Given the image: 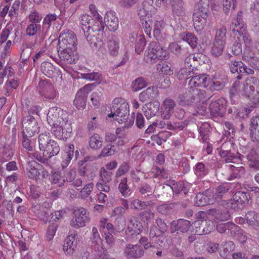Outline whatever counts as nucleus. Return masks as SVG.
Segmentation results:
<instances>
[{
    "mask_svg": "<svg viewBox=\"0 0 259 259\" xmlns=\"http://www.w3.org/2000/svg\"><path fill=\"white\" fill-rule=\"evenodd\" d=\"M247 79L249 85L252 86L253 90L259 95V78L255 77H250Z\"/></svg>",
    "mask_w": 259,
    "mask_h": 259,
    "instance_id": "obj_64",
    "label": "nucleus"
},
{
    "mask_svg": "<svg viewBox=\"0 0 259 259\" xmlns=\"http://www.w3.org/2000/svg\"><path fill=\"white\" fill-rule=\"evenodd\" d=\"M40 70L46 76L48 77H52L55 73V69L50 62H44L41 64Z\"/></svg>",
    "mask_w": 259,
    "mask_h": 259,
    "instance_id": "obj_43",
    "label": "nucleus"
},
{
    "mask_svg": "<svg viewBox=\"0 0 259 259\" xmlns=\"http://www.w3.org/2000/svg\"><path fill=\"white\" fill-rule=\"evenodd\" d=\"M89 145L92 149H98L102 146V139L98 134H94L90 138Z\"/></svg>",
    "mask_w": 259,
    "mask_h": 259,
    "instance_id": "obj_46",
    "label": "nucleus"
},
{
    "mask_svg": "<svg viewBox=\"0 0 259 259\" xmlns=\"http://www.w3.org/2000/svg\"><path fill=\"white\" fill-rule=\"evenodd\" d=\"M143 109L146 118L150 119L153 116H155L159 112L160 110V103L157 100L149 102L143 106Z\"/></svg>",
    "mask_w": 259,
    "mask_h": 259,
    "instance_id": "obj_22",
    "label": "nucleus"
},
{
    "mask_svg": "<svg viewBox=\"0 0 259 259\" xmlns=\"http://www.w3.org/2000/svg\"><path fill=\"white\" fill-rule=\"evenodd\" d=\"M144 253L143 247L137 244H128L124 249V256L127 258H139L143 256Z\"/></svg>",
    "mask_w": 259,
    "mask_h": 259,
    "instance_id": "obj_17",
    "label": "nucleus"
},
{
    "mask_svg": "<svg viewBox=\"0 0 259 259\" xmlns=\"http://www.w3.org/2000/svg\"><path fill=\"white\" fill-rule=\"evenodd\" d=\"M68 120H65V121L60 122V124L57 123L54 125H52L51 132L53 135L58 139H63V129L65 128V125L68 123Z\"/></svg>",
    "mask_w": 259,
    "mask_h": 259,
    "instance_id": "obj_37",
    "label": "nucleus"
},
{
    "mask_svg": "<svg viewBox=\"0 0 259 259\" xmlns=\"http://www.w3.org/2000/svg\"><path fill=\"white\" fill-rule=\"evenodd\" d=\"M75 234L69 235L65 240L63 245V249L67 255H71L75 252L76 248V242Z\"/></svg>",
    "mask_w": 259,
    "mask_h": 259,
    "instance_id": "obj_23",
    "label": "nucleus"
},
{
    "mask_svg": "<svg viewBox=\"0 0 259 259\" xmlns=\"http://www.w3.org/2000/svg\"><path fill=\"white\" fill-rule=\"evenodd\" d=\"M38 87L42 97L50 100L56 98L57 93L52 84L45 80H41L38 83Z\"/></svg>",
    "mask_w": 259,
    "mask_h": 259,
    "instance_id": "obj_16",
    "label": "nucleus"
},
{
    "mask_svg": "<svg viewBox=\"0 0 259 259\" xmlns=\"http://www.w3.org/2000/svg\"><path fill=\"white\" fill-rule=\"evenodd\" d=\"M93 85L94 84H86L77 92L73 103L78 109H84L85 108L88 95L91 91Z\"/></svg>",
    "mask_w": 259,
    "mask_h": 259,
    "instance_id": "obj_12",
    "label": "nucleus"
},
{
    "mask_svg": "<svg viewBox=\"0 0 259 259\" xmlns=\"http://www.w3.org/2000/svg\"><path fill=\"white\" fill-rule=\"evenodd\" d=\"M229 211L225 208H220L209 209L207 211H199L198 217L200 219H208L210 220H217L220 221H225L230 219Z\"/></svg>",
    "mask_w": 259,
    "mask_h": 259,
    "instance_id": "obj_3",
    "label": "nucleus"
},
{
    "mask_svg": "<svg viewBox=\"0 0 259 259\" xmlns=\"http://www.w3.org/2000/svg\"><path fill=\"white\" fill-rule=\"evenodd\" d=\"M22 135L33 136L38 133L39 126L35 118L32 115L24 117L22 120Z\"/></svg>",
    "mask_w": 259,
    "mask_h": 259,
    "instance_id": "obj_4",
    "label": "nucleus"
},
{
    "mask_svg": "<svg viewBox=\"0 0 259 259\" xmlns=\"http://www.w3.org/2000/svg\"><path fill=\"white\" fill-rule=\"evenodd\" d=\"M73 213L74 215L70 222V225L76 228L85 226V224L89 222L90 218L87 210L83 207H76L73 209Z\"/></svg>",
    "mask_w": 259,
    "mask_h": 259,
    "instance_id": "obj_7",
    "label": "nucleus"
},
{
    "mask_svg": "<svg viewBox=\"0 0 259 259\" xmlns=\"http://www.w3.org/2000/svg\"><path fill=\"white\" fill-rule=\"evenodd\" d=\"M234 201L242 206L248 203L250 197L249 194L242 191H237L233 195Z\"/></svg>",
    "mask_w": 259,
    "mask_h": 259,
    "instance_id": "obj_38",
    "label": "nucleus"
},
{
    "mask_svg": "<svg viewBox=\"0 0 259 259\" xmlns=\"http://www.w3.org/2000/svg\"><path fill=\"white\" fill-rule=\"evenodd\" d=\"M139 192L143 197L147 198L152 196L154 193V190L152 187L148 184L142 185L139 188Z\"/></svg>",
    "mask_w": 259,
    "mask_h": 259,
    "instance_id": "obj_50",
    "label": "nucleus"
},
{
    "mask_svg": "<svg viewBox=\"0 0 259 259\" xmlns=\"http://www.w3.org/2000/svg\"><path fill=\"white\" fill-rule=\"evenodd\" d=\"M257 154L256 151L254 149L250 150L246 155L239 154L238 158L241 160L247 159L250 163L249 165L254 168V165L257 162Z\"/></svg>",
    "mask_w": 259,
    "mask_h": 259,
    "instance_id": "obj_39",
    "label": "nucleus"
},
{
    "mask_svg": "<svg viewBox=\"0 0 259 259\" xmlns=\"http://www.w3.org/2000/svg\"><path fill=\"white\" fill-rule=\"evenodd\" d=\"M246 29V26L243 20V12L239 11L236 17L233 20L230 25V30L236 33H242Z\"/></svg>",
    "mask_w": 259,
    "mask_h": 259,
    "instance_id": "obj_21",
    "label": "nucleus"
},
{
    "mask_svg": "<svg viewBox=\"0 0 259 259\" xmlns=\"http://www.w3.org/2000/svg\"><path fill=\"white\" fill-rule=\"evenodd\" d=\"M236 2L237 1L233 2V0H223V5L224 12L226 14H228L230 9L234 10L236 7Z\"/></svg>",
    "mask_w": 259,
    "mask_h": 259,
    "instance_id": "obj_59",
    "label": "nucleus"
},
{
    "mask_svg": "<svg viewBox=\"0 0 259 259\" xmlns=\"http://www.w3.org/2000/svg\"><path fill=\"white\" fill-rule=\"evenodd\" d=\"M242 230L239 226L232 222L230 223L228 234H230L231 236L238 238L240 235H242Z\"/></svg>",
    "mask_w": 259,
    "mask_h": 259,
    "instance_id": "obj_53",
    "label": "nucleus"
},
{
    "mask_svg": "<svg viewBox=\"0 0 259 259\" xmlns=\"http://www.w3.org/2000/svg\"><path fill=\"white\" fill-rule=\"evenodd\" d=\"M147 82L143 77H139L132 82V89L133 91L137 92L147 86Z\"/></svg>",
    "mask_w": 259,
    "mask_h": 259,
    "instance_id": "obj_47",
    "label": "nucleus"
},
{
    "mask_svg": "<svg viewBox=\"0 0 259 259\" xmlns=\"http://www.w3.org/2000/svg\"><path fill=\"white\" fill-rule=\"evenodd\" d=\"M169 57V53L165 49L160 45L159 49H158L157 52L155 56L154 57L155 60V63L158 60H162L167 59Z\"/></svg>",
    "mask_w": 259,
    "mask_h": 259,
    "instance_id": "obj_56",
    "label": "nucleus"
},
{
    "mask_svg": "<svg viewBox=\"0 0 259 259\" xmlns=\"http://www.w3.org/2000/svg\"><path fill=\"white\" fill-rule=\"evenodd\" d=\"M160 48L159 43L155 41L151 42L148 46L145 53L144 59L148 63H155L154 57L157 54L158 49Z\"/></svg>",
    "mask_w": 259,
    "mask_h": 259,
    "instance_id": "obj_20",
    "label": "nucleus"
},
{
    "mask_svg": "<svg viewBox=\"0 0 259 259\" xmlns=\"http://www.w3.org/2000/svg\"><path fill=\"white\" fill-rule=\"evenodd\" d=\"M172 195V189H171V185L169 184H166L165 186H162L161 196L164 200H169Z\"/></svg>",
    "mask_w": 259,
    "mask_h": 259,
    "instance_id": "obj_57",
    "label": "nucleus"
},
{
    "mask_svg": "<svg viewBox=\"0 0 259 259\" xmlns=\"http://www.w3.org/2000/svg\"><path fill=\"white\" fill-rule=\"evenodd\" d=\"M74 146L73 144H69L68 149L64 156V160L62 161V166L63 167H67L69 164L71 160L74 155Z\"/></svg>",
    "mask_w": 259,
    "mask_h": 259,
    "instance_id": "obj_45",
    "label": "nucleus"
},
{
    "mask_svg": "<svg viewBox=\"0 0 259 259\" xmlns=\"http://www.w3.org/2000/svg\"><path fill=\"white\" fill-rule=\"evenodd\" d=\"M170 5L172 16L175 19L186 16V9L183 0H170Z\"/></svg>",
    "mask_w": 259,
    "mask_h": 259,
    "instance_id": "obj_14",
    "label": "nucleus"
},
{
    "mask_svg": "<svg viewBox=\"0 0 259 259\" xmlns=\"http://www.w3.org/2000/svg\"><path fill=\"white\" fill-rule=\"evenodd\" d=\"M59 44L62 43L65 48L76 50L77 38L74 33L71 30L68 29L62 30L59 35Z\"/></svg>",
    "mask_w": 259,
    "mask_h": 259,
    "instance_id": "obj_5",
    "label": "nucleus"
},
{
    "mask_svg": "<svg viewBox=\"0 0 259 259\" xmlns=\"http://www.w3.org/2000/svg\"><path fill=\"white\" fill-rule=\"evenodd\" d=\"M208 83L209 88L211 91L222 90L225 85L223 81L219 80L213 81L209 79Z\"/></svg>",
    "mask_w": 259,
    "mask_h": 259,
    "instance_id": "obj_61",
    "label": "nucleus"
},
{
    "mask_svg": "<svg viewBox=\"0 0 259 259\" xmlns=\"http://www.w3.org/2000/svg\"><path fill=\"white\" fill-rule=\"evenodd\" d=\"M226 33V27L224 25L222 26L216 32L214 40L225 41Z\"/></svg>",
    "mask_w": 259,
    "mask_h": 259,
    "instance_id": "obj_62",
    "label": "nucleus"
},
{
    "mask_svg": "<svg viewBox=\"0 0 259 259\" xmlns=\"http://www.w3.org/2000/svg\"><path fill=\"white\" fill-rule=\"evenodd\" d=\"M164 26L163 20L160 18L154 19L153 21V35L156 39H161L162 37L161 31L163 29Z\"/></svg>",
    "mask_w": 259,
    "mask_h": 259,
    "instance_id": "obj_31",
    "label": "nucleus"
},
{
    "mask_svg": "<svg viewBox=\"0 0 259 259\" xmlns=\"http://www.w3.org/2000/svg\"><path fill=\"white\" fill-rule=\"evenodd\" d=\"M52 140H53L50 139V136L48 135L46 133L39 135L38 137V143L40 150L42 151L47 146L50 141Z\"/></svg>",
    "mask_w": 259,
    "mask_h": 259,
    "instance_id": "obj_54",
    "label": "nucleus"
},
{
    "mask_svg": "<svg viewBox=\"0 0 259 259\" xmlns=\"http://www.w3.org/2000/svg\"><path fill=\"white\" fill-rule=\"evenodd\" d=\"M245 219L249 225L251 226H259V214L254 211H248L245 215Z\"/></svg>",
    "mask_w": 259,
    "mask_h": 259,
    "instance_id": "obj_41",
    "label": "nucleus"
},
{
    "mask_svg": "<svg viewBox=\"0 0 259 259\" xmlns=\"http://www.w3.org/2000/svg\"><path fill=\"white\" fill-rule=\"evenodd\" d=\"M230 167L232 169V172L228 177V180L232 181L235 179H239L241 178L245 174V169L243 166L236 167L231 165Z\"/></svg>",
    "mask_w": 259,
    "mask_h": 259,
    "instance_id": "obj_42",
    "label": "nucleus"
},
{
    "mask_svg": "<svg viewBox=\"0 0 259 259\" xmlns=\"http://www.w3.org/2000/svg\"><path fill=\"white\" fill-rule=\"evenodd\" d=\"M42 165L35 161L28 162L26 168V175L29 179H38Z\"/></svg>",
    "mask_w": 259,
    "mask_h": 259,
    "instance_id": "obj_19",
    "label": "nucleus"
},
{
    "mask_svg": "<svg viewBox=\"0 0 259 259\" xmlns=\"http://www.w3.org/2000/svg\"><path fill=\"white\" fill-rule=\"evenodd\" d=\"M211 127L207 122L202 124L199 128L200 140L202 143H208L209 140V135L210 134Z\"/></svg>",
    "mask_w": 259,
    "mask_h": 259,
    "instance_id": "obj_33",
    "label": "nucleus"
},
{
    "mask_svg": "<svg viewBox=\"0 0 259 259\" xmlns=\"http://www.w3.org/2000/svg\"><path fill=\"white\" fill-rule=\"evenodd\" d=\"M66 113L60 108L53 107L50 108L47 114V121L50 126L67 120L66 118Z\"/></svg>",
    "mask_w": 259,
    "mask_h": 259,
    "instance_id": "obj_10",
    "label": "nucleus"
},
{
    "mask_svg": "<svg viewBox=\"0 0 259 259\" xmlns=\"http://www.w3.org/2000/svg\"><path fill=\"white\" fill-rule=\"evenodd\" d=\"M157 88L154 86L149 87L146 90L140 94L139 100L144 102L154 99L157 95Z\"/></svg>",
    "mask_w": 259,
    "mask_h": 259,
    "instance_id": "obj_29",
    "label": "nucleus"
},
{
    "mask_svg": "<svg viewBox=\"0 0 259 259\" xmlns=\"http://www.w3.org/2000/svg\"><path fill=\"white\" fill-rule=\"evenodd\" d=\"M250 137L254 142L259 141V116H253L250 121Z\"/></svg>",
    "mask_w": 259,
    "mask_h": 259,
    "instance_id": "obj_25",
    "label": "nucleus"
},
{
    "mask_svg": "<svg viewBox=\"0 0 259 259\" xmlns=\"http://www.w3.org/2000/svg\"><path fill=\"white\" fill-rule=\"evenodd\" d=\"M107 49L109 54L112 56H116L119 50V42L113 36L109 38L107 41Z\"/></svg>",
    "mask_w": 259,
    "mask_h": 259,
    "instance_id": "obj_34",
    "label": "nucleus"
},
{
    "mask_svg": "<svg viewBox=\"0 0 259 259\" xmlns=\"http://www.w3.org/2000/svg\"><path fill=\"white\" fill-rule=\"evenodd\" d=\"M230 71L232 73H236V78L239 80L242 78L244 74H253L254 70L248 68L241 61L231 60L228 64Z\"/></svg>",
    "mask_w": 259,
    "mask_h": 259,
    "instance_id": "obj_6",
    "label": "nucleus"
},
{
    "mask_svg": "<svg viewBox=\"0 0 259 259\" xmlns=\"http://www.w3.org/2000/svg\"><path fill=\"white\" fill-rule=\"evenodd\" d=\"M225 44V41L214 40L211 49L212 55L215 57L220 56L223 54Z\"/></svg>",
    "mask_w": 259,
    "mask_h": 259,
    "instance_id": "obj_40",
    "label": "nucleus"
},
{
    "mask_svg": "<svg viewBox=\"0 0 259 259\" xmlns=\"http://www.w3.org/2000/svg\"><path fill=\"white\" fill-rule=\"evenodd\" d=\"M215 202L214 199H209L203 194L198 193L195 198V205L197 206H203L208 204H212Z\"/></svg>",
    "mask_w": 259,
    "mask_h": 259,
    "instance_id": "obj_36",
    "label": "nucleus"
},
{
    "mask_svg": "<svg viewBox=\"0 0 259 259\" xmlns=\"http://www.w3.org/2000/svg\"><path fill=\"white\" fill-rule=\"evenodd\" d=\"M209 80L205 75L193 76L189 80V84L191 86L207 88L209 85Z\"/></svg>",
    "mask_w": 259,
    "mask_h": 259,
    "instance_id": "obj_30",
    "label": "nucleus"
},
{
    "mask_svg": "<svg viewBox=\"0 0 259 259\" xmlns=\"http://www.w3.org/2000/svg\"><path fill=\"white\" fill-rule=\"evenodd\" d=\"M197 219L198 220L194 223L196 233L201 235L211 232L213 227V223L211 220L208 219L207 221L206 219H200L198 217V215Z\"/></svg>",
    "mask_w": 259,
    "mask_h": 259,
    "instance_id": "obj_13",
    "label": "nucleus"
},
{
    "mask_svg": "<svg viewBox=\"0 0 259 259\" xmlns=\"http://www.w3.org/2000/svg\"><path fill=\"white\" fill-rule=\"evenodd\" d=\"M43 151L42 157L37 156L38 160L42 163L46 162L52 157L57 155L60 151V147L59 144L54 140L50 141L47 146L42 150Z\"/></svg>",
    "mask_w": 259,
    "mask_h": 259,
    "instance_id": "obj_9",
    "label": "nucleus"
},
{
    "mask_svg": "<svg viewBox=\"0 0 259 259\" xmlns=\"http://www.w3.org/2000/svg\"><path fill=\"white\" fill-rule=\"evenodd\" d=\"M146 206L147 205L145 202H143L138 199L133 200L130 205L131 208L135 210H142L145 209Z\"/></svg>",
    "mask_w": 259,
    "mask_h": 259,
    "instance_id": "obj_63",
    "label": "nucleus"
},
{
    "mask_svg": "<svg viewBox=\"0 0 259 259\" xmlns=\"http://www.w3.org/2000/svg\"><path fill=\"white\" fill-rule=\"evenodd\" d=\"M227 101L220 98L211 102L209 105L210 115L213 118L223 117L226 111Z\"/></svg>",
    "mask_w": 259,
    "mask_h": 259,
    "instance_id": "obj_8",
    "label": "nucleus"
},
{
    "mask_svg": "<svg viewBox=\"0 0 259 259\" xmlns=\"http://www.w3.org/2000/svg\"><path fill=\"white\" fill-rule=\"evenodd\" d=\"M82 30L84 33V36L87 41L90 43L92 47L100 48L99 46L98 41L97 40V34L93 33L91 30V26L82 27Z\"/></svg>",
    "mask_w": 259,
    "mask_h": 259,
    "instance_id": "obj_28",
    "label": "nucleus"
},
{
    "mask_svg": "<svg viewBox=\"0 0 259 259\" xmlns=\"http://www.w3.org/2000/svg\"><path fill=\"white\" fill-rule=\"evenodd\" d=\"M191 225L190 221L187 220L179 219L174 220L170 224V232L171 234H184L189 231Z\"/></svg>",
    "mask_w": 259,
    "mask_h": 259,
    "instance_id": "obj_11",
    "label": "nucleus"
},
{
    "mask_svg": "<svg viewBox=\"0 0 259 259\" xmlns=\"http://www.w3.org/2000/svg\"><path fill=\"white\" fill-rule=\"evenodd\" d=\"M127 179L123 178L118 185V190L121 195L124 197H128L132 193L129 186L127 185Z\"/></svg>",
    "mask_w": 259,
    "mask_h": 259,
    "instance_id": "obj_44",
    "label": "nucleus"
},
{
    "mask_svg": "<svg viewBox=\"0 0 259 259\" xmlns=\"http://www.w3.org/2000/svg\"><path fill=\"white\" fill-rule=\"evenodd\" d=\"M163 234L159 230L156 225H153L150 229L149 237L155 241V243L159 246H161L163 241L160 240L159 237L162 236Z\"/></svg>",
    "mask_w": 259,
    "mask_h": 259,
    "instance_id": "obj_35",
    "label": "nucleus"
},
{
    "mask_svg": "<svg viewBox=\"0 0 259 259\" xmlns=\"http://www.w3.org/2000/svg\"><path fill=\"white\" fill-rule=\"evenodd\" d=\"M176 105L174 100L170 98L165 99L160 107V111L161 117L164 119H169L174 113V108Z\"/></svg>",
    "mask_w": 259,
    "mask_h": 259,
    "instance_id": "obj_15",
    "label": "nucleus"
},
{
    "mask_svg": "<svg viewBox=\"0 0 259 259\" xmlns=\"http://www.w3.org/2000/svg\"><path fill=\"white\" fill-rule=\"evenodd\" d=\"M220 154L222 161L225 162H234V160L237 158V156L230 150L225 149L224 144L221 146Z\"/></svg>",
    "mask_w": 259,
    "mask_h": 259,
    "instance_id": "obj_32",
    "label": "nucleus"
},
{
    "mask_svg": "<svg viewBox=\"0 0 259 259\" xmlns=\"http://www.w3.org/2000/svg\"><path fill=\"white\" fill-rule=\"evenodd\" d=\"M74 50L71 49L64 48L59 54L61 59L60 63H63L62 62L66 64H73L75 62V58L73 54Z\"/></svg>",
    "mask_w": 259,
    "mask_h": 259,
    "instance_id": "obj_27",
    "label": "nucleus"
},
{
    "mask_svg": "<svg viewBox=\"0 0 259 259\" xmlns=\"http://www.w3.org/2000/svg\"><path fill=\"white\" fill-rule=\"evenodd\" d=\"M141 227V223L136 220L134 222L132 220L128 225L127 229L130 232H133L131 235L134 234H139L140 233V228Z\"/></svg>",
    "mask_w": 259,
    "mask_h": 259,
    "instance_id": "obj_55",
    "label": "nucleus"
},
{
    "mask_svg": "<svg viewBox=\"0 0 259 259\" xmlns=\"http://www.w3.org/2000/svg\"><path fill=\"white\" fill-rule=\"evenodd\" d=\"M210 15L209 7L198 5L197 9L194 10L193 14V25L197 32L204 29Z\"/></svg>",
    "mask_w": 259,
    "mask_h": 259,
    "instance_id": "obj_2",
    "label": "nucleus"
},
{
    "mask_svg": "<svg viewBox=\"0 0 259 259\" xmlns=\"http://www.w3.org/2000/svg\"><path fill=\"white\" fill-rule=\"evenodd\" d=\"M118 150L116 148V146L109 144L107 145L102 149L100 156L103 157L109 156L114 155Z\"/></svg>",
    "mask_w": 259,
    "mask_h": 259,
    "instance_id": "obj_49",
    "label": "nucleus"
},
{
    "mask_svg": "<svg viewBox=\"0 0 259 259\" xmlns=\"http://www.w3.org/2000/svg\"><path fill=\"white\" fill-rule=\"evenodd\" d=\"M130 115L129 106L127 103L121 98H115L112 103L111 113L108 114L109 117H113L119 123H124V126L128 127L134 123L133 117L128 121Z\"/></svg>",
    "mask_w": 259,
    "mask_h": 259,
    "instance_id": "obj_1",
    "label": "nucleus"
},
{
    "mask_svg": "<svg viewBox=\"0 0 259 259\" xmlns=\"http://www.w3.org/2000/svg\"><path fill=\"white\" fill-rule=\"evenodd\" d=\"M168 49L170 52L178 56L184 52V50L177 42H174L169 44Z\"/></svg>",
    "mask_w": 259,
    "mask_h": 259,
    "instance_id": "obj_60",
    "label": "nucleus"
},
{
    "mask_svg": "<svg viewBox=\"0 0 259 259\" xmlns=\"http://www.w3.org/2000/svg\"><path fill=\"white\" fill-rule=\"evenodd\" d=\"M104 22L95 21L93 25L91 27V30L93 33L97 34V40L98 41L99 46H102L103 44V39L105 36L104 32Z\"/></svg>",
    "mask_w": 259,
    "mask_h": 259,
    "instance_id": "obj_24",
    "label": "nucleus"
},
{
    "mask_svg": "<svg viewBox=\"0 0 259 259\" xmlns=\"http://www.w3.org/2000/svg\"><path fill=\"white\" fill-rule=\"evenodd\" d=\"M184 39L187 41L192 48H195L197 45V38L196 36L191 32L187 33Z\"/></svg>",
    "mask_w": 259,
    "mask_h": 259,
    "instance_id": "obj_58",
    "label": "nucleus"
},
{
    "mask_svg": "<svg viewBox=\"0 0 259 259\" xmlns=\"http://www.w3.org/2000/svg\"><path fill=\"white\" fill-rule=\"evenodd\" d=\"M228 115L233 119H234L244 118V114L243 112H240L236 106H233L229 107L228 109Z\"/></svg>",
    "mask_w": 259,
    "mask_h": 259,
    "instance_id": "obj_51",
    "label": "nucleus"
},
{
    "mask_svg": "<svg viewBox=\"0 0 259 259\" xmlns=\"http://www.w3.org/2000/svg\"><path fill=\"white\" fill-rule=\"evenodd\" d=\"M235 245L231 241H226L224 244V248L219 252V254L222 257H226L229 253L234 250Z\"/></svg>",
    "mask_w": 259,
    "mask_h": 259,
    "instance_id": "obj_48",
    "label": "nucleus"
},
{
    "mask_svg": "<svg viewBox=\"0 0 259 259\" xmlns=\"http://www.w3.org/2000/svg\"><path fill=\"white\" fill-rule=\"evenodd\" d=\"M118 19L115 12L110 11L106 13L104 24L110 31H116L118 27Z\"/></svg>",
    "mask_w": 259,
    "mask_h": 259,
    "instance_id": "obj_18",
    "label": "nucleus"
},
{
    "mask_svg": "<svg viewBox=\"0 0 259 259\" xmlns=\"http://www.w3.org/2000/svg\"><path fill=\"white\" fill-rule=\"evenodd\" d=\"M196 100L193 90L186 92L179 96V104L181 106H190Z\"/></svg>",
    "mask_w": 259,
    "mask_h": 259,
    "instance_id": "obj_26",
    "label": "nucleus"
},
{
    "mask_svg": "<svg viewBox=\"0 0 259 259\" xmlns=\"http://www.w3.org/2000/svg\"><path fill=\"white\" fill-rule=\"evenodd\" d=\"M81 78L89 80H94L100 83L102 80L101 75L98 72L83 73L81 74Z\"/></svg>",
    "mask_w": 259,
    "mask_h": 259,
    "instance_id": "obj_52",
    "label": "nucleus"
}]
</instances>
